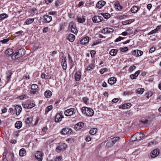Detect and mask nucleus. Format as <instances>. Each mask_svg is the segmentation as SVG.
<instances>
[{
  "instance_id": "obj_1",
  "label": "nucleus",
  "mask_w": 161,
  "mask_h": 161,
  "mask_svg": "<svg viewBox=\"0 0 161 161\" xmlns=\"http://www.w3.org/2000/svg\"><path fill=\"white\" fill-rule=\"evenodd\" d=\"M81 111L83 114L88 116H92L94 114L93 110L91 108L84 107L81 108Z\"/></svg>"
},
{
  "instance_id": "obj_2",
  "label": "nucleus",
  "mask_w": 161,
  "mask_h": 161,
  "mask_svg": "<svg viewBox=\"0 0 161 161\" xmlns=\"http://www.w3.org/2000/svg\"><path fill=\"white\" fill-rule=\"evenodd\" d=\"M13 157V153H11L10 152H4L3 154V161H6L5 158L12 159Z\"/></svg>"
},
{
  "instance_id": "obj_3",
  "label": "nucleus",
  "mask_w": 161,
  "mask_h": 161,
  "mask_svg": "<svg viewBox=\"0 0 161 161\" xmlns=\"http://www.w3.org/2000/svg\"><path fill=\"white\" fill-rule=\"evenodd\" d=\"M75 110L74 108H71L66 110L64 112V114L66 116H70L75 114Z\"/></svg>"
},
{
  "instance_id": "obj_4",
  "label": "nucleus",
  "mask_w": 161,
  "mask_h": 161,
  "mask_svg": "<svg viewBox=\"0 0 161 161\" xmlns=\"http://www.w3.org/2000/svg\"><path fill=\"white\" fill-rule=\"evenodd\" d=\"M64 118L63 116L62 115L61 112L56 114L55 117V121L56 123H59L61 121L62 119Z\"/></svg>"
},
{
  "instance_id": "obj_5",
  "label": "nucleus",
  "mask_w": 161,
  "mask_h": 161,
  "mask_svg": "<svg viewBox=\"0 0 161 161\" xmlns=\"http://www.w3.org/2000/svg\"><path fill=\"white\" fill-rule=\"evenodd\" d=\"M72 132V130L68 128H63L61 131V133L64 135L68 134Z\"/></svg>"
},
{
  "instance_id": "obj_6",
  "label": "nucleus",
  "mask_w": 161,
  "mask_h": 161,
  "mask_svg": "<svg viewBox=\"0 0 161 161\" xmlns=\"http://www.w3.org/2000/svg\"><path fill=\"white\" fill-rule=\"evenodd\" d=\"M103 19V17L99 16H95L93 17L92 18L93 22L95 23H97L101 22Z\"/></svg>"
},
{
  "instance_id": "obj_7",
  "label": "nucleus",
  "mask_w": 161,
  "mask_h": 161,
  "mask_svg": "<svg viewBox=\"0 0 161 161\" xmlns=\"http://www.w3.org/2000/svg\"><path fill=\"white\" fill-rule=\"evenodd\" d=\"M25 51L24 49H20L16 53V54L19 58L23 56L25 54Z\"/></svg>"
},
{
  "instance_id": "obj_8",
  "label": "nucleus",
  "mask_w": 161,
  "mask_h": 161,
  "mask_svg": "<svg viewBox=\"0 0 161 161\" xmlns=\"http://www.w3.org/2000/svg\"><path fill=\"white\" fill-rule=\"evenodd\" d=\"M135 139L134 141H140L143 138L144 136V134L141 133L137 132L135 134Z\"/></svg>"
},
{
  "instance_id": "obj_9",
  "label": "nucleus",
  "mask_w": 161,
  "mask_h": 161,
  "mask_svg": "<svg viewBox=\"0 0 161 161\" xmlns=\"http://www.w3.org/2000/svg\"><path fill=\"white\" fill-rule=\"evenodd\" d=\"M66 59L65 57H62L61 64L64 70H66L67 68Z\"/></svg>"
},
{
  "instance_id": "obj_10",
  "label": "nucleus",
  "mask_w": 161,
  "mask_h": 161,
  "mask_svg": "<svg viewBox=\"0 0 161 161\" xmlns=\"http://www.w3.org/2000/svg\"><path fill=\"white\" fill-rule=\"evenodd\" d=\"M35 157L38 161H42V152H37L35 155Z\"/></svg>"
},
{
  "instance_id": "obj_11",
  "label": "nucleus",
  "mask_w": 161,
  "mask_h": 161,
  "mask_svg": "<svg viewBox=\"0 0 161 161\" xmlns=\"http://www.w3.org/2000/svg\"><path fill=\"white\" fill-rule=\"evenodd\" d=\"M84 126V123L82 122H79L75 126V129L76 130H79Z\"/></svg>"
},
{
  "instance_id": "obj_12",
  "label": "nucleus",
  "mask_w": 161,
  "mask_h": 161,
  "mask_svg": "<svg viewBox=\"0 0 161 161\" xmlns=\"http://www.w3.org/2000/svg\"><path fill=\"white\" fill-rule=\"evenodd\" d=\"M143 53L142 51L139 50H136L133 51L132 53V55L135 56L136 57L141 56Z\"/></svg>"
},
{
  "instance_id": "obj_13",
  "label": "nucleus",
  "mask_w": 161,
  "mask_h": 161,
  "mask_svg": "<svg viewBox=\"0 0 161 161\" xmlns=\"http://www.w3.org/2000/svg\"><path fill=\"white\" fill-rule=\"evenodd\" d=\"M67 146L65 143H61L60 146H58L56 149H58V150L61 151L62 150H64L67 147Z\"/></svg>"
},
{
  "instance_id": "obj_14",
  "label": "nucleus",
  "mask_w": 161,
  "mask_h": 161,
  "mask_svg": "<svg viewBox=\"0 0 161 161\" xmlns=\"http://www.w3.org/2000/svg\"><path fill=\"white\" fill-rule=\"evenodd\" d=\"M105 4L106 2L104 1H100L97 3L96 7L97 8H101L103 7Z\"/></svg>"
},
{
  "instance_id": "obj_15",
  "label": "nucleus",
  "mask_w": 161,
  "mask_h": 161,
  "mask_svg": "<svg viewBox=\"0 0 161 161\" xmlns=\"http://www.w3.org/2000/svg\"><path fill=\"white\" fill-rule=\"evenodd\" d=\"M114 31V29L111 28H104L102 31L103 33H109L113 32Z\"/></svg>"
},
{
  "instance_id": "obj_16",
  "label": "nucleus",
  "mask_w": 161,
  "mask_h": 161,
  "mask_svg": "<svg viewBox=\"0 0 161 161\" xmlns=\"http://www.w3.org/2000/svg\"><path fill=\"white\" fill-rule=\"evenodd\" d=\"M43 19H44V21L45 22L49 23L52 20V17L51 16L45 15L43 16Z\"/></svg>"
},
{
  "instance_id": "obj_17",
  "label": "nucleus",
  "mask_w": 161,
  "mask_h": 161,
  "mask_svg": "<svg viewBox=\"0 0 161 161\" xmlns=\"http://www.w3.org/2000/svg\"><path fill=\"white\" fill-rule=\"evenodd\" d=\"M159 153V152H151L149 155V158H154L156 157Z\"/></svg>"
},
{
  "instance_id": "obj_18",
  "label": "nucleus",
  "mask_w": 161,
  "mask_h": 161,
  "mask_svg": "<svg viewBox=\"0 0 161 161\" xmlns=\"http://www.w3.org/2000/svg\"><path fill=\"white\" fill-rule=\"evenodd\" d=\"M132 105L130 103H125L123 105H122L121 106H120L119 107V108H121L123 109H125L126 108H130Z\"/></svg>"
},
{
  "instance_id": "obj_19",
  "label": "nucleus",
  "mask_w": 161,
  "mask_h": 161,
  "mask_svg": "<svg viewBox=\"0 0 161 161\" xmlns=\"http://www.w3.org/2000/svg\"><path fill=\"white\" fill-rule=\"evenodd\" d=\"M89 38L88 36L85 37L80 41V43L82 44H85L88 42Z\"/></svg>"
},
{
  "instance_id": "obj_20",
  "label": "nucleus",
  "mask_w": 161,
  "mask_h": 161,
  "mask_svg": "<svg viewBox=\"0 0 161 161\" xmlns=\"http://www.w3.org/2000/svg\"><path fill=\"white\" fill-rule=\"evenodd\" d=\"M15 109L16 115H19L21 111L22 108L19 105H16L15 107Z\"/></svg>"
},
{
  "instance_id": "obj_21",
  "label": "nucleus",
  "mask_w": 161,
  "mask_h": 161,
  "mask_svg": "<svg viewBox=\"0 0 161 161\" xmlns=\"http://www.w3.org/2000/svg\"><path fill=\"white\" fill-rule=\"evenodd\" d=\"M13 53V50L12 49L9 48L6 50L5 52L6 55L7 56H9Z\"/></svg>"
},
{
  "instance_id": "obj_22",
  "label": "nucleus",
  "mask_w": 161,
  "mask_h": 161,
  "mask_svg": "<svg viewBox=\"0 0 161 161\" xmlns=\"http://www.w3.org/2000/svg\"><path fill=\"white\" fill-rule=\"evenodd\" d=\"M108 82L109 84L112 85L116 82V79L114 77H111L108 80Z\"/></svg>"
},
{
  "instance_id": "obj_23",
  "label": "nucleus",
  "mask_w": 161,
  "mask_h": 161,
  "mask_svg": "<svg viewBox=\"0 0 161 161\" xmlns=\"http://www.w3.org/2000/svg\"><path fill=\"white\" fill-rule=\"evenodd\" d=\"M81 77V75L80 72H76L75 75V79L76 80L79 81Z\"/></svg>"
},
{
  "instance_id": "obj_24",
  "label": "nucleus",
  "mask_w": 161,
  "mask_h": 161,
  "mask_svg": "<svg viewBox=\"0 0 161 161\" xmlns=\"http://www.w3.org/2000/svg\"><path fill=\"white\" fill-rule=\"evenodd\" d=\"M45 96L47 98H49L52 95V92L49 90H47L44 93Z\"/></svg>"
},
{
  "instance_id": "obj_25",
  "label": "nucleus",
  "mask_w": 161,
  "mask_h": 161,
  "mask_svg": "<svg viewBox=\"0 0 161 161\" xmlns=\"http://www.w3.org/2000/svg\"><path fill=\"white\" fill-rule=\"evenodd\" d=\"M75 36L72 34H70L67 37V39L70 42H72L74 41L75 39Z\"/></svg>"
},
{
  "instance_id": "obj_26",
  "label": "nucleus",
  "mask_w": 161,
  "mask_h": 161,
  "mask_svg": "<svg viewBox=\"0 0 161 161\" xmlns=\"http://www.w3.org/2000/svg\"><path fill=\"white\" fill-rule=\"evenodd\" d=\"M33 120L32 118L31 117H29L27 118L25 120V122L26 125H29L31 124Z\"/></svg>"
},
{
  "instance_id": "obj_27",
  "label": "nucleus",
  "mask_w": 161,
  "mask_h": 161,
  "mask_svg": "<svg viewBox=\"0 0 161 161\" xmlns=\"http://www.w3.org/2000/svg\"><path fill=\"white\" fill-rule=\"evenodd\" d=\"M140 73V71H136L134 74H131L130 75V77L132 79H135Z\"/></svg>"
},
{
  "instance_id": "obj_28",
  "label": "nucleus",
  "mask_w": 161,
  "mask_h": 161,
  "mask_svg": "<svg viewBox=\"0 0 161 161\" xmlns=\"http://www.w3.org/2000/svg\"><path fill=\"white\" fill-rule=\"evenodd\" d=\"M114 145L110 140H109L106 144L105 147L107 149H108L113 146Z\"/></svg>"
},
{
  "instance_id": "obj_29",
  "label": "nucleus",
  "mask_w": 161,
  "mask_h": 161,
  "mask_svg": "<svg viewBox=\"0 0 161 161\" xmlns=\"http://www.w3.org/2000/svg\"><path fill=\"white\" fill-rule=\"evenodd\" d=\"M118 50L116 49H112L109 52V54L112 56H114L116 55Z\"/></svg>"
},
{
  "instance_id": "obj_30",
  "label": "nucleus",
  "mask_w": 161,
  "mask_h": 161,
  "mask_svg": "<svg viewBox=\"0 0 161 161\" xmlns=\"http://www.w3.org/2000/svg\"><path fill=\"white\" fill-rule=\"evenodd\" d=\"M119 139V137H114L110 139V140L111 141V142L112 143L113 145L115 144V143L118 141Z\"/></svg>"
},
{
  "instance_id": "obj_31",
  "label": "nucleus",
  "mask_w": 161,
  "mask_h": 161,
  "mask_svg": "<svg viewBox=\"0 0 161 161\" xmlns=\"http://www.w3.org/2000/svg\"><path fill=\"white\" fill-rule=\"evenodd\" d=\"M22 126V123L20 121L16 122L15 124V127L18 129L21 128Z\"/></svg>"
},
{
  "instance_id": "obj_32",
  "label": "nucleus",
  "mask_w": 161,
  "mask_h": 161,
  "mask_svg": "<svg viewBox=\"0 0 161 161\" xmlns=\"http://www.w3.org/2000/svg\"><path fill=\"white\" fill-rule=\"evenodd\" d=\"M97 132V129L96 128L91 129L89 131L90 134L92 135H94L96 134Z\"/></svg>"
},
{
  "instance_id": "obj_33",
  "label": "nucleus",
  "mask_w": 161,
  "mask_h": 161,
  "mask_svg": "<svg viewBox=\"0 0 161 161\" xmlns=\"http://www.w3.org/2000/svg\"><path fill=\"white\" fill-rule=\"evenodd\" d=\"M132 19H129L122 21V24L124 25L130 24L133 21V20L132 21Z\"/></svg>"
},
{
  "instance_id": "obj_34",
  "label": "nucleus",
  "mask_w": 161,
  "mask_h": 161,
  "mask_svg": "<svg viewBox=\"0 0 161 161\" xmlns=\"http://www.w3.org/2000/svg\"><path fill=\"white\" fill-rule=\"evenodd\" d=\"M85 19L83 16L82 17H77V21L78 22L80 23H82L85 22Z\"/></svg>"
},
{
  "instance_id": "obj_35",
  "label": "nucleus",
  "mask_w": 161,
  "mask_h": 161,
  "mask_svg": "<svg viewBox=\"0 0 161 161\" xmlns=\"http://www.w3.org/2000/svg\"><path fill=\"white\" fill-rule=\"evenodd\" d=\"M8 15L6 14H0V20H2L5 18L8 17Z\"/></svg>"
},
{
  "instance_id": "obj_36",
  "label": "nucleus",
  "mask_w": 161,
  "mask_h": 161,
  "mask_svg": "<svg viewBox=\"0 0 161 161\" xmlns=\"http://www.w3.org/2000/svg\"><path fill=\"white\" fill-rule=\"evenodd\" d=\"M138 10V7L136 6H133L131 9V12L132 13H135L137 12Z\"/></svg>"
},
{
  "instance_id": "obj_37",
  "label": "nucleus",
  "mask_w": 161,
  "mask_h": 161,
  "mask_svg": "<svg viewBox=\"0 0 161 161\" xmlns=\"http://www.w3.org/2000/svg\"><path fill=\"white\" fill-rule=\"evenodd\" d=\"M34 21V19H28L25 21V22L27 25H29L33 22Z\"/></svg>"
},
{
  "instance_id": "obj_38",
  "label": "nucleus",
  "mask_w": 161,
  "mask_h": 161,
  "mask_svg": "<svg viewBox=\"0 0 161 161\" xmlns=\"http://www.w3.org/2000/svg\"><path fill=\"white\" fill-rule=\"evenodd\" d=\"M144 88H138L136 90V92L138 94H141L144 92Z\"/></svg>"
},
{
  "instance_id": "obj_39",
  "label": "nucleus",
  "mask_w": 161,
  "mask_h": 161,
  "mask_svg": "<svg viewBox=\"0 0 161 161\" xmlns=\"http://www.w3.org/2000/svg\"><path fill=\"white\" fill-rule=\"evenodd\" d=\"M101 14L106 19H108L110 17V14L108 13H101Z\"/></svg>"
},
{
  "instance_id": "obj_40",
  "label": "nucleus",
  "mask_w": 161,
  "mask_h": 161,
  "mask_svg": "<svg viewBox=\"0 0 161 161\" xmlns=\"http://www.w3.org/2000/svg\"><path fill=\"white\" fill-rule=\"evenodd\" d=\"M94 67V65L93 64H91L88 66L86 70L88 71L91 70V69H93Z\"/></svg>"
},
{
  "instance_id": "obj_41",
  "label": "nucleus",
  "mask_w": 161,
  "mask_h": 161,
  "mask_svg": "<svg viewBox=\"0 0 161 161\" xmlns=\"http://www.w3.org/2000/svg\"><path fill=\"white\" fill-rule=\"evenodd\" d=\"M53 108L52 105H49L48 106L46 109V112L48 113L49 111L51 110Z\"/></svg>"
},
{
  "instance_id": "obj_42",
  "label": "nucleus",
  "mask_w": 161,
  "mask_h": 161,
  "mask_svg": "<svg viewBox=\"0 0 161 161\" xmlns=\"http://www.w3.org/2000/svg\"><path fill=\"white\" fill-rule=\"evenodd\" d=\"M37 11V9L36 8H32L30 10V13L32 14H34L36 12V11Z\"/></svg>"
},
{
  "instance_id": "obj_43",
  "label": "nucleus",
  "mask_w": 161,
  "mask_h": 161,
  "mask_svg": "<svg viewBox=\"0 0 161 161\" xmlns=\"http://www.w3.org/2000/svg\"><path fill=\"white\" fill-rule=\"evenodd\" d=\"M145 95L146 97L147 98H149L150 97H151L152 96V93L151 92H147Z\"/></svg>"
},
{
  "instance_id": "obj_44",
  "label": "nucleus",
  "mask_w": 161,
  "mask_h": 161,
  "mask_svg": "<svg viewBox=\"0 0 161 161\" xmlns=\"http://www.w3.org/2000/svg\"><path fill=\"white\" fill-rule=\"evenodd\" d=\"M31 89L33 90H36L38 88V86L36 85L33 84L31 85Z\"/></svg>"
},
{
  "instance_id": "obj_45",
  "label": "nucleus",
  "mask_w": 161,
  "mask_h": 161,
  "mask_svg": "<svg viewBox=\"0 0 161 161\" xmlns=\"http://www.w3.org/2000/svg\"><path fill=\"white\" fill-rule=\"evenodd\" d=\"M26 152H19V154L20 156L23 157L25 156L26 154Z\"/></svg>"
},
{
  "instance_id": "obj_46",
  "label": "nucleus",
  "mask_w": 161,
  "mask_h": 161,
  "mask_svg": "<svg viewBox=\"0 0 161 161\" xmlns=\"http://www.w3.org/2000/svg\"><path fill=\"white\" fill-rule=\"evenodd\" d=\"M19 98L20 100H24V99H25L26 98V96L25 95H23L21 96H19Z\"/></svg>"
},
{
  "instance_id": "obj_47",
  "label": "nucleus",
  "mask_w": 161,
  "mask_h": 161,
  "mask_svg": "<svg viewBox=\"0 0 161 161\" xmlns=\"http://www.w3.org/2000/svg\"><path fill=\"white\" fill-rule=\"evenodd\" d=\"M156 142L154 140L151 141L148 144V146H151L153 145L154 144H155Z\"/></svg>"
},
{
  "instance_id": "obj_48",
  "label": "nucleus",
  "mask_w": 161,
  "mask_h": 161,
  "mask_svg": "<svg viewBox=\"0 0 161 161\" xmlns=\"http://www.w3.org/2000/svg\"><path fill=\"white\" fill-rule=\"evenodd\" d=\"M136 68V67L134 65H133L130 67L129 69V71L130 72L133 71L134 69Z\"/></svg>"
},
{
  "instance_id": "obj_49",
  "label": "nucleus",
  "mask_w": 161,
  "mask_h": 161,
  "mask_svg": "<svg viewBox=\"0 0 161 161\" xmlns=\"http://www.w3.org/2000/svg\"><path fill=\"white\" fill-rule=\"evenodd\" d=\"M69 27L71 29L76 27L75 25L73 24V22H71L69 24Z\"/></svg>"
},
{
  "instance_id": "obj_50",
  "label": "nucleus",
  "mask_w": 161,
  "mask_h": 161,
  "mask_svg": "<svg viewBox=\"0 0 161 161\" xmlns=\"http://www.w3.org/2000/svg\"><path fill=\"white\" fill-rule=\"evenodd\" d=\"M62 159V157L61 156L57 157L55 159V161H60Z\"/></svg>"
},
{
  "instance_id": "obj_51",
  "label": "nucleus",
  "mask_w": 161,
  "mask_h": 161,
  "mask_svg": "<svg viewBox=\"0 0 161 161\" xmlns=\"http://www.w3.org/2000/svg\"><path fill=\"white\" fill-rule=\"evenodd\" d=\"M8 112L10 114H11L12 115L14 114V109L12 108H9Z\"/></svg>"
},
{
  "instance_id": "obj_52",
  "label": "nucleus",
  "mask_w": 161,
  "mask_h": 161,
  "mask_svg": "<svg viewBox=\"0 0 161 161\" xmlns=\"http://www.w3.org/2000/svg\"><path fill=\"white\" fill-rule=\"evenodd\" d=\"M9 39L7 38L0 41V42H2L3 43H5L8 42L9 41Z\"/></svg>"
},
{
  "instance_id": "obj_53",
  "label": "nucleus",
  "mask_w": 161,
  "mask_h": 161,
  "mask_svg": "<svg viewBox=\"0 0 161 161\" xmlns=\"http://www.w3.org/2000/svg\"><path fill=\"white\" fill-rule=\"evenodd\" d=\"M124 39L123 37H122L121 36H119L118 38H116L115 40V42H118L120 41L121 40L123 39Z\"/></svg>"
},
{
  "instance_id": "obj_54",
  "label": "nucleus",
  "mask_w": 161,
  "mask_h": 161,
  "mask_svg": "<svg viewBox=\"0 0 161 161\" xmlns=\"http://www.w3.org/2000/svg\"><path fill=\"white\" fill-rule=\"evenodd\" d=\"M120 49L121 51L122 52H126L128 50V48L127 47H125Z\"/></svg>"
},
{
  "instance_id": "obj_55",
  "label": "nucleus",
  "mask_w": 161,
  "mask_h": 161,
  "mask_svg": "<svg viewBox=\"0 0 161 161\" xmlns=\"http://www.w3.org/2000/svg\"><path fill=\"white\" fill-rule=\"evenodd\" d=\"M71 31L72 33H73L74 34H75V33H77V32L78 31H77V29L76 28V27H75L74 28L71 29Z\"/></svg>"
},
{
  "instance_id": "obj_56",
  "label": "nucleus",
  "mask_w": 161,
  "mask_h": 161,
  "mask_svg": "<svg viewBox=\"0 0 161 161\" xmlns=\"http://www.w3.org/2000/svg\"><path fill=\"white\" fill-rule=\"evenodd\" d=\"M157 32V30L156 29H154V30H153L152 31H150L149 33H148L149 35H151L153 33H156Z\"/></svg>"
},
{
  "instance_id": "obj_57",
  "label": "nucleus",
  "mask_w": 161,
  "mask_h": 161,
  "mask_svg": "<svg viewBox=\"0 0 161 161\" xmlns=\"http://www.w3.org/2000/svg\"><path fill=\"white\" fill-rule=\"evenodd\" d=\"M29 108H31L35 106V104L33 103H31L28 104Z\"/></svg>"
},
{
  "instance_id": "obj_58",
  "label": "nucleus",
  "mask_w": 161,
  "mask_h": 161,
  "mask_svg": "<svg viewBox=\"0 0 161 161\" xmlns=\"http://www.w3.org/2000/svg\"><path fill=\"white\" fill-rule=\"evenodd\" d=\"M18 56L16 54V53L14 54V55H13L12 56V58L13 59H15L16 58H18Z\"/></svg>"
},
{
  "instance_id": "obj_59",
  "label": "nucleus",
  "mask_w": 161,
  "mask_h": 161,
  "mask_svg": "<svg viewBox=\"0 0 161 161\" xmlns=\"http://www.w3.org/2000/svg\"><path fill=\"white\" fill-rule=\"evenodd\" d=\"M11 75H12V73H9V75H7V82H8L10 78Z\"/></svg>"
},
{
  "instance_id": "obj_60",
  "label": "nucleus",
  "mask_w": 161,
  "mask_h": 161,
  "mask_svg": "<svg viewBox=\"0 0 161 161\" xmlns=\"http://www.w3.org/2000/svg\"><path fill=\"white\" fill-rule=\"evenodd\" d=\"M160 101H161V95H158L156 99V102H158Z\"/></svg>"
},
{
  "instance_id": "obj_61",
  "label": "nucleus",
  "mask_w": 161,
  "mask_h": 161,
  "mask_svg": "<svg viewBox=\"0 0 161 161\" xmlns=\"http://www.w3.org/2000/svg\"><path fill=\"white\" fill-rule=\"evenodd\" d=\"M106 70H107V69L106 68L103 69H101V70H100V73L101 74H103Z\"/></svg>"
},
{
  "instance_id": "obj_62",
  "label": "nucleus",
  "mask_w": 161,
  "mask_h": 161,
  "mask_svg": "<svg viewBox=\"0 0 161 161\" xmlns=\"http://www.w3.org/2000/svg\"><path fill=\"white\" fill-rule=\"evenodd\" d=\"M17 140L15 139H12L10 141V142L12 144H15L17 143Z\"/></svg>"
},
{
  "instance_id": "obj_63",
  "label": "nucleus",
  "mask_w": 161,
  "mask_h": 161,
  "mask_svg": "<svg viewBox=\"0 0 161 161\" xmlns=\"http://www.w3.org/2000/svg\"><path fill=\"white\" fill-rule=\"evenodd\" d=\"M155 50V47H151L149 50V52L151 53H152L154 52Z\"/></svg>"
},
{
  "instance_id": "obj_64",
  "label": "nucleus",
  "mask_w": 161,
  "mask_h": 161,
  "mask_svg": "<svg viewBox=\"0 0 161 161\" xmlns=\"http://www.w3.org/2000/svg\"><path fill=\"white\" fill-rule=\"evenodd\" d=\"M148 122V120L146 119L144 121L141 120L140 121V122H142L143 124H145Z\"/></svg>"
}]
</instances>
